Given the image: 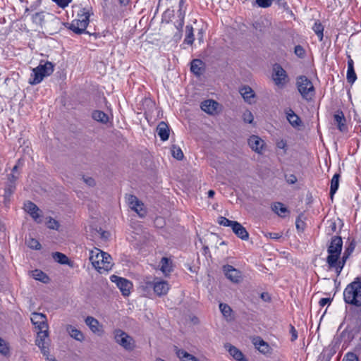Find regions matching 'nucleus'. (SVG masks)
Wrapping results in <instances>:
<instances>
[{
	"mask_svg": "<svg viewBox=\"0 0 361 361\" xmlns=\"http://www.w3.org/2000/svg\"><path fill=\"white\" fill-rule=\"evenodd\" d=\"M253 343L256 348L262 353H267L269 351V345L265 343L260 338H255L253 339Z\"/></svg>",
	"mask_w": 361,
	"mask_h": 361,
	"instance_id": "c85d7f7f",
	"label": "nucleus"
},
{
	"mask_svg": "<svg viewBox=\"0 0 361 361\" xmlns=\"http://www.w3.org/2000/svg\"><path fill=\"white\" fill-rule=\"evenodd\" d=\"M265 236L271 239L277 240L281 238L282 235L280 233H267Z\"/></svg>",
	"mask_w": 361,
	"mask_h": 361,
	"instance_id": "6e6d98bb",
	"label": "nucleus"
},
{
	"mask_svg": "<svg viewBox=\"0 0 361 361\" xmlns=\"http://www.w3.org/2000/svg\"><path fill=\"white\" fill-rule=\"evenodd\" d=\"M273 2V0H256L257 4L262 8L269 7Z\"/></svg>",
	"mask_w": 361,
	"mask_h": 361,
	"instance_id": "09e8293b",
	"label": "nucleus"
},
{
	"mask_svg": "<svg viewBox=\"0 0 361 361\" xmlns=\"http://www.w3.org/2000/svg\"><path fill=\"white\" fill-rule=\"evenodd\" d=\"M242 117H243L244 122H245V123H252L253 122V120H254L253 114L249 110L245 111L243 114Z\"/></svg>",
	"mask_w": 361,
	"mask_h": 361,
	"instance_id": "de8ad7c7",
	"label": "nucleus"
},
{
	"mask_svg": "<svg viewBox=\"0 0 361 361\" xmlns=\"http://www.w3.org/2000/svg\"><path fill=\"white\" fill-rule=\"evenodd\" d=\"M115 342L128 351H132L135 347L134 338L124 331L116 329L113 332Z\"/></svg>",
	"mask_w": 361,
	"mask_h": 361,
	"instance_id": "423d86ee",
	"label": "nucleus"
},
{
	"mask_svg": "<svg viewBox=\"0 0 361 361\" xmlns=\"http://www.w3.org/2000/svg\"><path fill=\"white\" fill-rule=\"evenodd\" d=\"M66 331L68 332L69 336L73 338V339L78 341H83L85 339L84 334L82 333L81 331L76 329L75 326L67 324L65 327Z\"/></svg>",
	"mask_w": 361,
	"mask_h": 361,
	"instance_id": "aec40b11",
	"label": "nucleus"
},
{
	"mask_svg": "<svg viewBox=\"0 0 361 361\" xmlns=\"http://www.w3.org/2000/svg\"><path fill=\"white\" fill-rule=\"evenodd\" d=\"M248 145L257 154H262L263 152L265 142L257 135H251L247 140Z\"/></svg>",
	"mask_w": 361,
	"mask_h": 361,
	"instance_id": "f3484780",
	"label": "nucleus"
},
{
	"mask_svg": "<svg viewBox=\"0 0 361 361\" xmlns=\"http://www.w3.org/2000/svg\"><path fill=\"white\" fill-rule=\"evenodd\" d=\"M176 353L181 361H200L192 355L182 349H176Z\"/></svg>",
	"mask_w": 361,
	"mask_h": 361,
	"instance_id": "bb28decb",
	"label": "nucleus"
},
{
	"mask_svg": "<svg viewBox=\"0 0 361 361\" xmlns=\"http://www.w3.org/2000/svg\"><path fill=\"white\" fill-rule=\"evenodd\" d=\"M54 2L57 4V5L61 8L66 7L72 0H53Z\"/></svg>",
	"mask_w": 361,
	"mask_h": 361,
	"instance_id": "864d4df0",
	"label": "nucleus"
},
{
	"mask_svg": "<svg viewBox=\"0 0 361 361\" xmlns=\"http://www.w3.org/2000/svg\"><path fill=\"white\" fill-rule=\"evenodd\" d=\"M343 361H358L357 356L353 353H348Z\"/></svg>",
	"mask_w": 361,
	"mask_h": 361,
	"instance_id": "603ef678",
	"label": "nucleus"
},
{
	"mask_svg": "<svg viewBox=\"0 0 361 361\" xmlns=\"http://www.w3.org/2000/svg\"><path fill=\"white\" fill-rule=\"evenodd\" d=\"M90 260L95 269L100 273L107 271L111 269L112 263L111 256L99 249L95 248L90 251Z\"/></svg>",
	"mask_w": 361,
	"mask_h": 361,
	"instance_id": "f03ea898",
	"label": "nucleus"
},
{
	"mask_svg": "<svg viewBox=\"0 0 361 361\" xmlns=\"http://www.w3.org/2000/svg\"><path fill=\"white\" fill-rule=\"evenodd\" d=\"M185 1L184 0H180L179 1V12H180V16L181 17V22H180V26H183V18H184V13L185 12H182L183 7L184 6Z\"/></svg>",
	"mask_w": 361,
	"mask_h": 361,
	"instance_id": "5fc2aeb1",
	"label": "nucleus"
},
{
	"mask_svg": "<svg viewBox=\"0 0 361 361\" xmlns=\"http://www.w3.org/2000/svg\"><path fill=\"white\" fill-rule=\"evenodd\" d=\"M330 302H331V300L329 298H322L319 302V305L322 307H324L326 305L329 304Z\"/></svg>",
	"mask_w": 361,
	"mask_h": 361,
	"instance_id": "680f3d73",
	"label": "nucleus"
},
{
	"mask_svg": "<svg viewBox=\"0 0 361 361\" xmlns=\"http://www.w3.org/2000/svg\"><path fill=\"white\" fill-rule=\"evenodd\" d=\"M126 200L128 207L135 212L140 217L145 216L147 210L144 204L136 196L128 194L126 195Z\"/></svg>",
	"mask_w": 361,
	"mask_h": 361,
	"instance_id": "9b49d317",
	"label": "nucleus"
},
{
	"mask_svg": "<svg viewBox=\"0 0 361 361\" xmlns=\"http://www.w3.org/2000/svg\"><path fill=\"white\" fill-rule=\"evenodd\" d=\"M343 298L348 304L361 306V282L355 281L348 284L344 290Z\"/></svg>",
	"mask_w": 361,
	"mask_h": 361,
	"instance_id": "7ed1b4c3",
	"label": "nucleus"
},
{
	"mask_svg": "<svg viewBox=\"0 0 361 361\" xmlns=\"http://www.w3.org/2000/svg\"><path fill=\"white\" fill-rule=\"evenodd\" d=\"M160 264H161V270L164 274H166L171 272V262L168 258L163 257L161 260Z\"/></svg>",
	"mask_w": 361,
	"mask_h": 361,
	"instance_id": "4c0bfd02",
	"label": "nucleus"
},
{
	"mask_svg": "<svg viewBox=\"0 0 361 361\" xmlns=\"http://www.w3.org/2000/svg\"><path fill=\"white\" fill-rule=\"evenodd\" d=\"M92 118L94 120L102 123H106L109 121V116L102 111H94L92 113Z\"/></svg>",
	"mask_w": 361,
	"mask_h": 361,
	"instance_id": "7c9ffc66",
	"label": "nucleus"
},
{
	"mask_svg": "<svg viewBox=\"0 0 361 361\" xmlns=\"http://www.w3.org/2000/svg\"><path fill=\"white\" fill-rule=\"evenodd\" d=\"M296 86L298 92L303 99H310L314 94V88L312 82L304 75H301L296 79Z\"/></svg>",
	"mask_w": 361,
	"mask_h": 361,
	"instance_id": "0eeeda50",
	"label": "nucleus"
},
{
	"mask_svg": "<svg viewBox=\"0 0 361 361\" xmlns=\"http://www.w3.org/2000/svg\"><path fill=\"white\" fill-rule=\"evenodd\" d=\"M295 225H296V228H297L298 230H301V231H303V230H304L305 223H304V221H302L301 219H298L296 220Z\"/></svg>",
	"mask_w": 361,
	"mask_h": 361,
	"instance_id": "4d7b16f0",
	"label": "nucleus"
},
{
	"mask_svg": "<svg viewBox=\"0 0 361 361\" xmlns=\"http://www.w3.org/2000/svg\"><path fill=\"white\" fill-rule=\"evenodd\" d=\"M53 258L56 262L61 264H68L69 263V259L68 257L64 254L59 252H56L53 254Z\"/></svg>",
	"mask_w": 361,
	"mask_h": 361,
	"instance_id": "58836bf2",
	"label": "nucleus"
},
{
	"mask_svg": "<svg viewBox=\"0 0 361 361\" xmlns=\"http://www.w3.org/2000/svg\"><path fill=\"white\" fill-rule=\"evenodd\" d=\"M215 194V192L212 190L208 191V197L212 198Z\"/></svg>",
	"mask_w": 361,
	"mask_h": 361,
	"instance_id": "69168bd1",
	"label": "nucleus"
},
{
	"mask_svg": "<svg viewBox=\"0 0 361 361\" xmlns=\"http://www.w3.org/2000/svg\"><path fill=\"white\" fill-rule=\"evenodd\" d=\"M31 275L35 280L43 283H47L49 281V277L41 270L35 269L32 271Z\"/></svg>",
	"mask_w": 361,
	"mask_h": 361,
	"instance_id": "473e14b6",
	"label": "nucleus"
},
{
	"mask_svg": "<svg viewBox=\"0 0 361 361\" xmlns=\"http://www.w3.org/2000/svg\"><path fill=\"white\" fill-rule=\"evenodd\" d=\"M16 189V185L13 184H7V185L5 188V192H4V200L5 202H7L9 200V198L12 193L14 192Z\"/></svg>",
	"mask_w": 361,
	"mask_h": 361,
	"instance_id": "37998d69",
	"label": "nucleus"
},
{
	"mask_svg": "<svg viewBox=\"0 0 361 361\" xmlns=\"http://www.w3.org/2000/svg\"><path fill=\"white\" fill-rule=\"evenodd\" d=\"M0 353L4 356L10 355V347L8 343L0 338Z\"/></svg>",
	"mask_w": 361,
	"mask_h": 361,
	"instance_id": "ea45409f",
	"label": "nucleus"
},
{
	"mask_svg": "<svg viewBox=\"0 0 361 361\" xmlns=\"http://www.w3.org/2000/svg\"><path fill=\"white\" fill-rule=\"evenodd\" d=\"M90 16V13L87 10L81 9L78 13V18L72 21L70 29L76 34L83 33L89 24Z\"/></svg>",
	"mask_w": 361,
	"mask_h": 361,
	"instance_id": "39448f33",
	"label": "nucleus"
},
{
	"mask_svg": "<svg viewBox=\"0 0 361 361\" xmlns=\"http://www.w3.org/2000/svg\"><path fill=\"white\" fill-rule=\"evenodd\" d=\"M84 182L89 186H93L95 184L94 180L92 178H83Z\"/></svg>",
	"mask_w": 361,
	"mask_h": 361,
	"instance_id": "bf43d9fd",
	"label": "nucleus"
},
{
	"mask_svg": "<svg viewBox=\"0 0 361 361\" xmlns=\"http://www.w3.org/2000/svg\"><path fill=\"white\" fill-rule=\"evenodd\" d=\"M339 185V175L335 174L331 181V188H330V195L331 198L333 197V195L336 193L338 188Z\"/></svg>",
	"mask_w": 361,
	"mask_h": 361,
	"instance_id": "e433bc0d",
	"label": "nucleus"
},
{
	"mask_svg": "<svg viewBox=\"0 0 361 361\" xmlns=\"http://www.w3.org/2000/svg\"><path fill=\"white\" fill-rule=\"evenodd\" d=\"M239 92L245 102L250 104H254L255 102V93L250 86H243L240 88Z\"/></svg>",
	"mask_w": 361,
	"mask_h": 361,
	"instance_id": "6ab92c4d",
	"label": "nucleus"
},
{
	"mask_svg": "<svg viewBox=\"0 0 361 361\" xmlns=\"http://www.w3.org/2000/svg\"><path fill=\"white\" fill-rule=\"evenodd\" d=\"M47 225L48 228L51 229H58L59 228V223L55 219L52 218H49V220L47 221Z\"/></svg>",
	"mask_w": 361,
	"mask_h": 361,
	"instance_id": "3c124183",
	"label": "nucleus"
},
{
	"mask_svg": "<svg viewBox=\"0 0 361 361\" xmlns=\"http://www.w3.org/2000/svg\"><path fill=\"white\" fill-rule=\"evenodd\" d=\"M85 324H87V326H89L90 330L93 333H94V334L98 333L99 334V333L102 332V329H101V326L99 325V322L95 318H94L92 317H87L85 319Z\"/></svg>",
	"mask_w": 361,
	"mask_h": 361,
	"instance_id": "b1692460",
	"label": "nucleus"
},
{
	"mask_svg": "<svg viewBox=\"0 0 361 361\" xmlns=\"http://www.w3.org/2000/svg\"><path fill=\"white\" fill-rule=\"evenodd\" d=\"M169 128L168 125L162 121L159 123L157 128V133L161 140H167L169 137Z\"/></svg>",
	"mask_w": 361,
	"mask_h": 361,
	"instance_id": "412c9836",
	"label": "nucleus"
},
{
	"mask_svg": "<svg viewBox=\"0 0 361 361\" xmlns=\"http://www.w3.org/2000/svg\"><path fill=\"white\" fill-rule=\"evenodd\" d=\"M20 165V161L18 164L15 165L12 169V173L8 176V184H13L16 185V181L19 177V173L18 172V168Z\"/></svg>",
	"mask_w": 361,
	"mask_h": 361,
	"instance_id": "2f4dec72",
	"label": "nucleus"
},
{
	"mask_svg": "<svg viewBox=\"0 0 361 361\" xmlns=\"http://www.w3.org/2000/svg\"><path fill=\"white\" fill-rule=\"evenodd\" d=\"M271 78L274 84L280 88L285 87L288 82L286 71L279 64H275L273 66Z\"/></svg>",
	"mask_w": 361,
	"mask_h": 361,
	"instance_id": "1a4fd4ad",
	"label": "nucleus"
},
{
	"mask_svg": "<svg viewBox=\"0 0 361 361\" xmlns=\"http://www.w3.org/2000/svg\"><path fill=\"white\" fill-rule=\"evenodd\" d=\"M130 2V0H119V3L121 6H127Z\"/></svg>",
	"mask_w": 361,
	"mask_h": 361,
	"instance_id": "0e129e2a",
	"label": "nucleus"
},
{
	"mask_svg": "<svg viewBox=\"0 0 361 361\" xmlns=\"http://www.w3.org/2000/svg\"><path fill=\"white\" fill-rule=\"evenodd\" d=\"M110 279L113 283L116 284L117 287L121 291L123 295H129L130 293V290L133 287V284L130 281L116 275L111 276Z\"/></svg>",
	"mask_w": 361,
	"mask_h": 361,
	"instance_id": "f8f14e48",
	"label": "nucleus"
},
{
	"mask_svg": "<svg viewBox=\"0 0 361 361\" xmlns=\"http://www.w3.org/2000/svg\"><path fill=\"white\" fill-rule=\"evenodd\" d=\"M355 245H356V243L355 242V240H352L350 243V244L348 246V247L345 249V252L343 253V255L342 257V262H341V264H343V265L345 264V263L347 259L348 258V257L354 251Z\"/></svg>",
	"mask_w": 361,
	"mask_h": 361,
	"instance_id": "f704fd0d",
	"label": "nucleus"
},
{
	"mask_svg": "<svg viewBox=\"0 0 361 361\" xmlns=\"http://www.w3.org/2000/svg\"><path fill=\"white\" fill-rule=\"evenodd\" d=\"M334 121L338 126V128L341 132L347 131V126L345 125V118L342 111H338L334 115Z\"/></svg>",
	"mask_w": 361,
	"mask_h": 361,
	"instance_id": "393cba45",
	"label": "nucleus"
},
{
	"mask_svg": "<svg viewBox=\"0 0 361 361\" xmlns=\"http://www.w3.org/2000/svg\"><path fill=\"white\" fill-rule=\"evenodd\" d=\"M35 344L39 347L44 356H49L50 340L48 329H43L37 332Z\"/></svg>",
	"mask_w": 361,
	"mask_h": 361,
	"instance_id": "9d476101",
	"label": "nucleus"
},
{
	"mask_svg": "<svg viewBox=\"0 0 361 361\" xmlns=\"http://www.w3.org/2000/svg\"><path fill=\"white\" fill-rule=\"evenodd\" d=\"M97 232L99 233V234L101 235L102 238L104 237L105 232H104V231H102V232L97 231Z\"/></svg>",
	"mask_w": 361,
	"mask_h": 361,
	"instance_id": "774afa93",
	"label": "nucleus"
},
{
	"mask_svg": "<svg viewBox=\"0 0 361 361\" xmlns=\"http://www.w3.org/2000/svg\"><path fill=\"white\" fill-rule=\"evenodd\" d=\"M295 54L300 58H302L305 56V51L303 47L300 45H297L295 47L294 50Z\"/></svg>",
	"mask_w": 361,
	"mask_h": 361,
	"instance_id": "8fccbe9b",
	"label": "nucleus"
},
{
	"mask_svg": "<svg viewBox=\"0 0 361 361\" xmlns=\"http://www.w3.org/2000/svg\"><path fill=\"white\" fill-rule=\"evenodd\" d=\"M225 348L228 351L230 355L236 360L247 361L246 359H245L243 353L235 346L231 345V344H226Z\"/></svg>",
	"mask_w": 361,
	"mask_h": 361,
	"instance_id": "4be33fe9",
	"label": "nucleus"
},
{
	"mask_svg": "<svg viewBox=\"0 0 361 361\" xmlns=\"http://www.w3.org/2000/svg\"><path fill=\"white\" fill-rule=\"evenodd\" d=\"M201 109L202 111L210 115L218 114L220 109V104L214 100L207 99L202 102Z\"/></svg>",
	"mask_w": 361,
	"mask_h": 361,
	"instance_id": "dca6fc26",
	"label": "nucleus"
},
{
	"mask_svg": "<svg viewBox=\"0 0 361 361\" xmlns=\"http://www.w3.org/2000/svg\"><path fill=\"white\" fill-rule=\"evenodd\" d=\"M286 181L290 184H293L297 181V178L295 175H290L286 178Z\"/></svg>",
	"mask_w": 361,
	"mask_h": 361,
	"instance_id": "052dcab7",
	"label": "nucleus"
},
{
	"mask_svg": "<svg viewBox=\"0 0 361 361\" xmlns=\"http://www.w3.org/2000/svg\"><path fill=\"white\" fill-rule=\"evenodd\" d=\"M186 36L185 38V42L188 44H192L194 41L193 29L191 25H187L186 27Z\"/></svg>",
	"mask_w": 361,
	"mask_h": 361,
	"instance_id": "a19ab883",
	"label": "nucleus"
},
{
	"mask_svg": "<svg viewBox=\"0 0 361 361\" xmlns=\"http://www.w3.org/2000/svg\"><path fill=\"white\" fill-rule=\"evenodd\" d=\"M24 209L30 214L35 221L37 222L41 221V211L36 204L28 201L24 204Z\"/></svg>",
	"mask_w": 361,
	"mask_h": 361,
	"instance_id": "a211bd4d",
	"label": "nucleus"
},
{
	"mask_svg": "<svg viewBox=\"0 0 361 361\" xmlns=\"http://www.w3.org/2000/svg\"><path fill=\"white\" fill-rule=\"evenodd\" d=\"M343 241L341 237L332 238L330 245L328 247L329 255L326 262L331 269H334L337 275L341 272L344 265L341 264L342 259L338 261L342 250Z\"/></svg>",
	"mask_w": 361,
	"mask_h": 361,
	"instance_id": "f257e3e1",
	"label": "nucleus"
},
{
	"mask_svg": "<svg viewBox=\"0 0 361 361\" xmlns=\"http://www.w3.org/2000/svg\"><path fill=\"white\" fill-rule=\"evenodd\" d=\"M54 71V65L51 62L40 63L37 67L32 69L29 82L31 85L39 84L44 77L50 75Z\"/></svg>",
	"mask_w": 361,
	"mask_h": 361,
	"instance_id": "20e7f679",
	"label": "nucleus"
},
{
	"mask_svg": "<svg viewBox=\"0 0 361 361\" xmlns=\"http://www.w3.org/2000/svg\"><path fill=\"white\" fill-rule=\"evenodd\" d=\"M272 210L280 216H284L287 212V208L281 202H276L271 207Z\"/></svg>",
	"mask_w": 361,
	"mask_h": 361,
	"instance_id": "c9c22d12",
	"label": "nucleus"
},
{
	"mask_svg": "<svg viewBox=\"0 0 361 361\" xmlns=\"http://www.w3.org/2000/svg\"><path fill=\"white\" fill-rule=\"evenodd\" d=\"M357 79V75L354 70V63L352 59L349 58L348 61L347 81L353 84Z\"/></svg>",
	"mask_w": 361,
	"mask_h": 361,
	"instance_id": "a878e982",
	"label": "nucleus"
},
{
	"mask_svg": "<svg viewBox=\"0 0 361 361\" xmlns=\"http://www.w3.org/2000/svg\"><path fill=\"white\" fill-rule=\"evenodd\" d=\"M219 310L226 321L231 322L234 320L233 312L229 305L225 303H220Z\"/></svg>",
	"mask_w": 361,
	"mask_h": 361,
	"instance_id": "5701e85b",
	"label": "nucleus"
},
{
	"mask_svg": "<svg viewBox=\"0 0 361 361\" xmlns=\"http://www.w3.org/2000/svg\"><path fill=\"white\" fill-rule=\"evenodd\" d=\"M26 243L30 248L39 250L41 245L39 241L35 238H30L26 240Z\"/></svg>",
	"mask_w": 361,
	"mask_h": 361,
	"instance_id": "a18cd8bd",
	"label": "nucleus"
},
{
	"mask_svg": "<svg viewBox=\"0 0 361 361\" xmlns=\"http://www.w3.org/2000/svg\"><path fill=\"white\" fill-rule=\"evenodd\" d=\"M290 332L291 334V341H293L296 340L298 338V333H297V331L295 330V329L293 326H290Z\"/></svg>",
	"mask_w": 361,
	"mask_h": 361,
	"instance_id": "13d9d810",
	"label": "nucleus"
},
{
	"mask_svg": "<svg viewBox=\"0 0 361 361\" xmlns=\"http://www.w3.org/2000/svg\"><path fill=\"white\" fill-rule=\"evenodd\" d=\"M31 322L39 331L49 329L47 319L45 314L39 312H33L31 314Z\"/></svg>",
	"mask_w": 361,
	"mask_h": 361,
	"instance_id": "ddd939ff",
	"label": "nucleus"
},
{
	"mask_svg": "<svg viewBox=\"0 0 361 361\" xmlns=\"http://www.w3.org/2000/svg\"><path fill=\"white\" fill-rule=\"evenodd\" d=\"M312 30H314L315 34L317 35L319 41H322L323 39V37H324V35H323L324 27H323V25L320 23L316 22L314 24L313 27H312Z\"/></svg>",
	"mask_w": 361,
	"mask_h": 361,
	"instance_id": "79ce46f5",
	"label": "nucleus"
},
{
	"mask_svg": "<svg viewBox=\"0 0 361 361\" xmlns=\"http://www.w3.org/2000/svg\"><path fill=\"white\" fill-rule=\"evenodd\" d=\"M202 65H203V63L201 60L194 59L191 62L190 70L194 74H195L197 75H200L202 73Z\"/></svg>",
	"mask_w": 361,
	"mask_h": 361,
	"instance_id": "c756f323",
	"label": "nucleus"
},
{
	"mask_svg": "<svg viewBox=\"0 0 361 361\" xmlns=\"http://www.w3.org/2000/svg\"><path fill=\"white\" fill-rule=\"evenodd\" d=\"M44 17L43 12L35 13L32 16V21L36 25H41L44 21Z\"/></svg>",
	"mask_w": 361,
	"mask_h": 361,
	"instance_id": "49530a36",
	"label": "nucleus"
},
{
	"mask_svg": "<svg viewBox=\"0 0 361 361\" xmlns=\"http://www.w3.org/2000/svg\"><path fill=\"white\" fill-rule=\"evenodd\" d=\"M147 286L153 287L154 293L158 296L166 295L169 290V285L165 281L155 279L152 282H147Z\"/></svg>",
	"mask_w": 361,
	"mask_h": 361,
	"instance_id": "4468645a",
	"label": "nucleus"
},
{
	"mask_svg": "<svg viewBox=\"0 0 361 361\" xmlns=\"http://www.w3.org/2000/svg\"><path fill=\"white\" fill-rule=\"evenodd\" d=\"M276 147L277 149V154L279 157L285 156L288 151V145L286 140L279 139L276 141Z\"/></svg>",
	"mask_w": 361,
	"mask_h": 361,
	"instance_id": "cd10ccee",
	"label": "nucleus"
},
{
	"mask_svg": "<svg viewBox=\"0 0 361 361\" xmlns=\"http://www.w3.org/2000/svg\"><path fill=\"white\" fill-rule=\"evenodd\" d=\"M287 119L294 127L299 126L300 124V118L292 110L287 113Z\"/></svg>",
	"mask_w": 361,
	"mask_h": 361,
	"instance_id": "72a5a7b5",
	"label": "nucleus"
},
{
	"mask_svg": "<svg viewBox=\"0 0 361 361\" xmlns=\"http://www.w3.org/2000/svg\"><path fill=\"white\" fill-rule=\"evenodd\" d=\"M47 357V361H56L54 358H49V356Z\"/></svg>",
	"mask_w": 361,
	"mask_h": 361,
	"instance_id": "338daca9",
	"label": "nucleus"
},
{
	"mask_svg": "<svg viewBox=\"0 0 361 361\" xmlns=\"http://www.w3.org/2000/svg\"><path fill=\"white\" fill-rule=\"evenodd\" d=\"M223 269L226 278L233 283H238L242 281L243 276L239 270L231 265H226Z\"/></svg>",
	"mask_w": 361,
	"mask_h": 361,
	"instance_id": "2eb2a0df",
	"label": "nucleus"
},
{
	"mask_svg": "<svg viewBox=\"0 0 361 361\" xmlns=\"http://www.w3.org/2000/svg\"><path fill=\"white\" fill-rule=\"evenodd\" d=\"M172 156L178 160L183 158V153L180 147L173 145L171 148Z\"/></svg>",
	"mask_w": 361,
	"mask_h": 361,
	"instance_id": "c03bdc74",
	"label": "nucleus"
},
{
	"mask_svg": "<svg viewBox=\"0 0 361 361\" xmlns=\"http://www.w3.org/2000/svg\"><path fill=\"white\" fill-rule=\"evenodd\" d=\"M218 223L224 226L231 227L233 232L242 240H246L249 238L248 232L240 223L235 221H231L224 216L218 218Z\"/></svg>",
	"mask_w": 361,
	"mask_h": 361,
	"instance_id": "6e6552de",
	"label": "nucleus"
},
{
	"mask_svg": "<svg viewBox=\"0 0 361 361\" xmlns=\"http://www.w3.org/2000/svg\"><path fill=\"white\" fill-rule=\"evenodd\" d=\"M198 40L200 43H202L203 42V32L202 30H200L199 32H198Z\"/></svg>",
	"mask_w": 361,
	"mask_h": 361,
	"instance_id": "e2e57ef3",
	"label": "nucleus"
}]
</instances>
